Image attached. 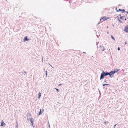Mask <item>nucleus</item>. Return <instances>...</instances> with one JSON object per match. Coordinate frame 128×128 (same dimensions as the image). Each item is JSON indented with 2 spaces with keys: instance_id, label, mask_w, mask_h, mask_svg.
Instances as JSON below:
<instances>
[{
  "instance_id": "8",
  "label": "nucleus",
  "mask_w": 128,
  "mask_h": 128,
  "mask_svg": "<svg viewBox=\"0 0 128 128\" xmlns=\"http://www.w3.org/2000/svg\"><path fill=\"white\" fill-rule=\"evenodd\" d=\"M124 16H122L120 17V18L122 20H124Z\"/></svg>"
},
{
  "instance_id": "7",
  "label": "nucleus",
  "mask_w": 128,
  "mask_h": 128,
  "mask_svg": "<svg viewBox=\"0 0 128 128\" xmlns=\"http://www.w3.org/2000/svg\"><path fill=\"white\" fill-rule=\"evenodd\" d=\"M6 124L4 123L3 120H2L1 122V124L0 126H3L4 125H5Z\"/></svg>"
},
{
  "instance_id": "2",
  "label": "nucleus",
  "mask_w": 128,
  "mask_h": 128,
  "mask_svg": "<svg viewBox=\"0 0 128 128\" xmlns=\"http://www.w3.org/2000/svg\"><path fill=\"white\" fill-rule=\"evenodd\" d=\"M128 25H127L124 28V31L128 33Z\"/></svg>"
},
{
  "instance_id": "15",
  "label": "nucleus",
  "mask_w": 128,
  "mask_h": 128,
  "mask_svg": "<svg viewBox=\"0 0 128 128\" xmlns=\"http://www.w3.org/2000/svg\"><path fill=\"white\" fill-rule=\"evenodd\" d=\"M109 85L108 84H103V86H105V85Z\"/></svg>"
},
{
  "instance_id": "6",
  "label": "nucleus",
  "mask_w": 128,
  "mask_h": 128,
  "mask_svg": "<svg viewBox=\"0 0 128 128\" xmlns=\"http://www.w3.org/2000/svg\"><path fill=\"white\" fill-rule=\"evenodd\" d=\"M27 38L28 37L26 36L24 38V42H25L26 41H28L29 40V39H28Z\"/></svg>"
},
{
  "instance_id": "22",
  "label": "nucleus",
  "mask_w": 128,
  "mask_h": 128,
  "mask_svg": "<svg viewBox=\"0 0 128 128\" xmlns=\"http://www.w3.org/2000/svg\"><path fill=\"white\" fill-rule=\"evenodd\" d=\"M126 12L128 14V12Z\"/></svg>"
},
{
  "instance_id": "20",
  "label": "nucleus",
  "mask_w": 128,
  "mask_h": 128,
  "mask_svg": "<svg viewBox=\"0 0 128 128\" xmlns=\"http://www.w3.org/2000/svg\"><path fill=\"white\" fill-rule=\"evenodd\" d=\"M124 20H126V18H124Z\"/></svg>"
},
{
  "instance_id": "19",
  "label": "nucleus",
  "mask_w": 128,
  "mask_h": 128,
  "mask_svg": "<svg viewBox=\"0 0 128 128\" xmlns=\"http://www.w3.org/2000/svg\"><path fill=\"white\" fill-rule=\"evenodd\" d=\"M62 85V84H59L58 85V86H61V85Z\"/></svg>"
},
{
  "instance_id": "4",
  "label": "nucleus",
  "mask_w": 128,
  "mask_h": 128,
  "mask_svg": "<svg viewBox=\"0 0 128 128\" xmlns=\"http://www.w3.org/2000/svg\"><path fill=\"white\" fill-rule=\"evenodd\" d=\"M115 72H114V71H111L110 73H108V75H110V77H111V75L114 74Z\"/></svg>"
},
{
  "instance_id": "5",
  "label": "nucleus",
  "mask_w": 128,
  "mask_h": 128,
  "mask_svg": "<svg viewBox=\"0 0 128 128\" xmlns=\"http://www.w3.org/2000/svg\"><path fill=\"white\" fill-rule=\"evenodd\" d=\"M30 120L32 123V125H33V122L34 121V120L32 118H30Z\"/></svg>"
},
{
  "instance_id": "1",
  "label": "nucleus",
  "mask_w": 128,
  "mask_h": 128,
  "mask_svg": "<svg viewBox=\"0 0 128 128\" xmlns=\"http://www.w3.org/2000/svg\"><path fill=\"white\" fill-rule=\"evenodd\" d=\"M108 73L107 72H104L103 71L102 73L101 74L100 77V79L104 78V76H107L108 75Z\"/></svg>"
},
{
  "instance_id": "18",
  "label": "nucleus",
  "mask_w": 128,
  "mask_h": 128,
  "mask_svg": "<svg viewBox=\"0 0 128 128\" xmlns=\"http://www.w3.org/2000/svg\"><path fill=\"white\" fill-rule=\"evenodd\" d=\"M47 71H46V75L47 76Z\"/></svg>"
},
{
  "instance_id": "3",
  "label": "nucleus",
  "mask_w": 128,
  "mask_h": 128,
  "mask_svg": "<svg viewBox=\"0 0 128 128\" xmlns=\"http://www.w3.org/2000/svg\"><path fill=\"white\" fill-rule=\"evenodd\" d=\"M109 18H108L106 16H104L101 18L100 20H102L103 21Z\"/></svg>"
},
{
  "instance_id": "11",
  "label": "nucleus",
  "mask_w": 128,
  "mask_h": 128,
  "mask_svg": "<svg viewBox=\"0 0 128 128\" xmlns=\"http://www.w3.org/2000/svg\"><path fill=\"white\" fill-rule=\"evenodd\" d=\"M118 20L119 21V22H120L122 23V21L120 20L119 18H118Z\"/></svg>"
},
{
  "instance_id": "13",
  "label": "nucleus",
  "mask_w": 128,
  "mask_h": 128,
  "mask_svg": "<svg viewBox=\"0 0 128 128\" xmlns=\"http://www.w3.org/2000/svg\"><path fill=\"white\" fill-rule=\"evenodd\" d=\"M119 10L120 11H122L124 12H125V11L124 10V9H123L122 10L119 9Z\"/></svg>"
},
{
  "instance_id": "14",
  "label": "nucleus",
  "mask_w": 128,
  "mask_h": 128,
  "mask_svg": "<svg viewBox=\"0 0 128 128\" xmlns=\"http://www.w3.org/2000/svg\"><path fill=\"white\" fill-rule=\"evenodd\" d=\"M119 70V69H118V70H116H116H114V72H118V71Z\"/></svg>"
},
{
  "instance_id": "21",
  "label": "nucleus",
  "mask_w": 128,
  "mask_h": 128,
  "mask_svg": "<svg viewBox=\"0 0 128 128\" xmlns=\"http://www.w3.org/2000/svg\"><path fill=\"white\" fill-rule=\"evenodd\" d=\"M48 124L50 128V125L48 123Z\"/></svg>"
},
{
  "instance_id": "23",
  "label": "nucleus",
  "mask_w": 128,
  "mask_h": 128,
  "mask_svg": "<svg viewBox=\"0 0 128 128\" xmlns=\"http://www.w3.org/2000/svg\"><path fill=\"white\" fill-rule=\"evenodd\" d=\"M42 60H43V58H42Z\"/></svg>"
},
{
  "instance_id": "24",
  "label": "nucleus",
  "mask_w": 128,
  "mask_h": 128,
  "mask_svg": "<svg viewBox=\"0 0 128 128\" xmlns=\"http://www.w3.org/2000/svg\"><path fill=\"white\" fill-rule=\"evenodd\" d=\"M104 50V49L102 50L103 51Z\"/></svg>"
},
{
  "instance_id": "12",
  "label": "nucleus",
  "mask_w": 128,
  "mask_h": 128,
  "mask_svg": "<svg viewBox=\"0 0 128 128\" xmlns=\"http://www.w3.org/2000/svg\"><path fill=\"white\" fill-rule=\"evenodd\" d=\"M111 37L114 40H115V39L114 38L113 36H112L111 35Z\"/></svg>"
},
{
  "instance_id": "9",
  "label": "nucleus",
  "mask_w": 128,
  "mask_h": 128,
  "mask_svg": "<svg viewBox=\"0 0 128 128\" xmlns=\"http://www.w3.org/2000/svg\"><path fill=\"white\" fill-rule=\"evenodd\" d=\"M41 96V94L40 92H39L38 94V97L39 98H40V97Z\"/></svg>"
},
{
  "instance_id": "17",
  "label": "nucleus",
  "mask_w": 128,
  "mask_h": 128,
  "mask_svg": "<svg viewBox=\"0 0 128 128\" xmlns=\"http://www.w3.org/2000/svg\"><path fill=\"white\" fill-rule=\"evenodd\" d=\"M120 48L119 47H118V50H120Z\"/></svg>"
},
{
  "instance_id": "16",
  "label": "nucleus",
  "mask_w": 128,
  "mask_h": 128,
  "mask_svg": "<svg viewBox=\"0 0 128 128\" xmlns=\"http://www.w3.org/2000/svg\"><path fill=\"white\" fill-rule=\"evenodd\" d=\"M55 88V89L56 90V91L57 92H58V89L56 88Z\"/></svg>"
},
{
  "instance_id": "10",
  "label": "nucleus",
  "mask_w": 128,
  "mask_h": 128,
  "mask_svg": "<svg viewBox=\"0 0 128 128\" xmlns=\"http://www.w3.org/2000/svg\"><path fill=\"white\" fill-rule=\"evenodd\" d=\"M42 114V112H41V110L40 109V111L39 113V115L41 114Z\"/></svg>"
}]
</instances>
